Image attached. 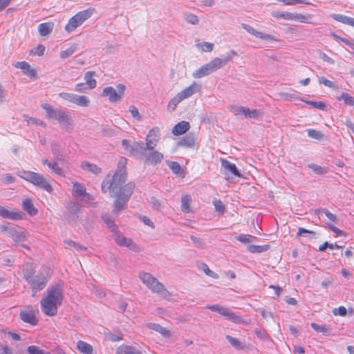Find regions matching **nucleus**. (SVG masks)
Returning <instances> with one entry per match:
<instances>
[{"label": "nucleus", "instance_id": "40", "mask_svg": "<svg viewBox=\"0 0 354 354\" xmlns=\"http://www.w3.org/2000/svg\"><path fill=\"white\" fill-rule=\"evenodd\" d=\"M311 19L312 16L310 14L302 15L297 12H292L291 20L297 21L301 23H310V20Z\"/></svg>", "mask_w": 354, "mask_h": 354}, {"label": "nucleus", "instance_id": "3", "mask_svg": "<svg viewBox=\"0 0 354 354\" xmlns=\"http://www.w3.org/2000/svg\"><path fill=\"white\" fill-rule=\"evenodd\" d=\"M62 301L63 295L61 289H50L48 295L41 300L43 313L50 317L56 315L58 306H61Z\"/></svg>", "mask_w": 354, "mask_h": 354}, {"label": "nucleus", "instance_id": "64", "mask_svg": "<svg viewBox=\"0 0 354 354\" xmlns=\"http://www.w3.org/2000/svg\"><path fill=\"white\" fill-rule=\"evenodd\" d=\"M230 111L236 115H243V107L238 105H231Z\"/></svg>", "mask_w": 354, "mask_h": 354}, {"label": "nucleus", "instance_id": "49", "mask_svg": "<svg viewBox=\"0 0 354 354\" xmlns=\"http://www.w3.org/2000/svg\"><path fill=\"white\" fill-rule=\"evenodd\" d=\"M198 267L200 270H203L207 276H209L212 278L216 277V274L212 270H211L206 263H200L198 264Z\"/></svg>", "mask_w": 354, "mask_h": 354}, {"label": "nucleus", "instance_id": "46", "mask_svg": "<svg viewBox=\"0 0 354 354\" xmlns=\"http://www.w3.org/2000/svg\"><path fill=\"white\" fill-rule=\"evenodd\" d=\"M307 133L308 137L317 140H322L324 137V135L320 131L315 129H308Z\"/></svg>", "mask_w": 354, "mask_h": 354}, {"label": "nucleus", "instance_id": "61", "mask_svg": "<svg viewBox=\"0 0 354 354\" xmlns=\"http://www.w3.org/2000/svg\"><path fill=\"white\" fill-rule=\"evenodd\" d=\"M129 111L131 113V115L134 118L137 119L138 121H141L142 120V118H141V116L140 115L138 109L136 106H131L129 107Z\"/></svg>", "mask_w": 354, "mask_h": 354}, {"label": "nucleus", "instance_id": "5", "mask_svg": "<svg viewBox=\"0 0 354 354\" xmlns=\"http://www.w3.org/2000/svg\"><path fill=\"white\" fill-rule=\"evenodd\" d=\"M18 176L48 193H51L53 191L50 181L42 174L31 171L22 170L18 172Z\"/></svg>", "mask_w": 354, "mask_h": 354}, {"label": "nucleus", "instance_id": "14", "mask_svg": "<svg viewBox=\"0 0 354 354\" xmlns=\"http://www.w3.org/2000/svg\"><path fill=\"white\" fill-rule=\"evenodd\" d=\"M39 310L33 308H28L22 310L19 313V317L24 323L29 324L32 326H36L39 322L37 315Z\"/></svg>", "mask_w": 354, "mask_h": 354}, {"label": "nucleus", "instance_id": "7", "mask_svg": "<svg viewBox=\"0 0 354 354\" xmlns=\"http://www.w3.org/2000/svg\"><path fill=\"white\" fill-rule=\"evenodd\" d=\"M94 12V8H89L78 12L72 17L65 26V30L67 32L74 31L77 27L80 26L85 21L90 18Z\"/></svg>", "mask_w": 354, "mask_h": 354}, {"label": "nucleus", "instance_id": "26", "mask_svg": "<svg viewBox=\"0 0 354 354\" xmlns=\"http://www.w3.org/2000/svg\"><path fill=\"white\" fill-rule=\"evenodd\" d=\"M115 354H142V353L136 347L122 345L117 348Z\"/></svg>", "mask_w": 354, "mask_h": 354}, {"label": "nucleus", "instance_id": "29", "mask_svg": "<svg viewBox=\"0 0 354 354\" xmlns=\"http://www.w3.org/2000/svg\"><path fill=\"white\" fill-rule=\"evenodd\" d=\"M147 149L146 142L144 143L143 142H135L132 146H130V153L132 154L139 152L145 156Z\"/></svg>", "mask_w": 354, "mask_h": 354}, {"label": "nucleus", "instance_id": "4", "mask_svg": "<svg viewBox=\"0 0 354 354\" xmlns=\"http://www.w3.org/2000/svg\"><path fill=\"white\" fill-rule=\"evenodd\" d=\"M41 107L46 111V116L48 119H54L59 124L66 126L71 125L73 120L70 112L65 109H55L48 103L41 104Z\"/></svg>", "mask_w": 354, "mask_h": 354}, {"label": "nucleus", "instance_id": "60", "mask_svg": "<svg viewBox=\"0 0 354 354\" xmlns=\"http://www.w3.org/2000/svg\"><path fill=\"white\" fill-rule=\"evenodd\" d=\"M45 51V47L42 44H39L36 48L31 50V54L42 56Z\"/></svg>", "mask_w": 354, "mask_h": 354}, {"label": "nucleus", "instance_id": "34", "mask_svg": "<svg viewBox=\"0 0 354 354\" xmlns=\"http://www.w3.org/2000/svg\"><path fill=\"white\" fill-rule=\"evenodd\" d=\"M153 290L159 297L167 301H175L176 299V295L169 292L167 289H153Z\"/></svg>", "mask_w": 354, "mask_h": 354}, {"label": "nucleus", "instance_id": "57", "mask_svg": "<svg viewBox=\"0 0 354 354\" xmlns=\"http://www.w3.org/2000/svg\"><path fill=\"white\" fill-rule=\"evenodd\" d=\"M190 239L193 241L194 244L196 248L201 249L205 248V244L201 238L196 237L194 235H191Z\"/></svg>", "mask_w": 354, "mask_h": 354}, {"label": "nucleus", "instance_id": "30", "mask_svg": "<svg viewBox=\"0 0 354 354\" xmlns=\"http://www.w3.org/2000/svg\"><path fill=\"white\" fill-rule=\"evenodd\" d=\"M54 24L52 22L41 23L38 26V31L41 36L49 35L53 30Z\"/></svg>", "mask_w": 354, "mask_h": 354}, {"label": "nucleus", "instance_id": "52", "mask_svg": "<svg viewBox=\"0 0 354 354\" xmlns=\"http://www.w3.org/2000/svg\"><path fill=\"white\" fill-rule=\"evenodd\" d=\"M333 37L336 40H337V41L339 40V41L344 42L346 45L348 46L349 47H351L352 49L354 50V39H353L351 38L341 37L340 36L335 35V34H333Z\"/></svg>", "mask_w": 354, "mask_h": 354}, {"label": "nucleus", "instance_id": "59", "mask_svg": "<svg viewBox=\"0 0 354 354\" xmlns=\"http://www.w3.org/2000/svg\"><path fill=\"white\" fill-rule=\"evenodd\" d=\"M332 17L335 21H337L341 22L344 24H347L348 18H349V17H348V16L340 15V14H333L332 15Z\"/></svg>", "mask_w": 354, "mask_h": 354}, {"label": "nucleus", "instance_id": "32", "mask_svg": "<svg viewBox=\"0 0 354 354\" xmlns=\"http://www.w3.org/2000/svg\"><path fill=\"white\" fill-rule=\"evenodd\" d=\"M80 167L82 169L91 171L94 174H98L102 171V169L99 167L97 165L91 163L88 161H83L81 163Z\"/></svg>", "mask_w": 354, "mask_h": 354}, {"label": "nucleus", "instance_id": "38", "mask_svg": "<svg viewBox=\"0 0 354 354\" xmlns=\"http://www.w3.org/2000/svg\"><path fill=\"white\" fill-rule=\"evenodd\" d=\"M310 326L317 333H322L326 336L330 334V329L326 324H318L315 322H312Z\"/></svg>", "mask_w": 354, "mask_h": 354}, {"label": "nucleus", "instance_id": "50", "mask_svg": "<svg viewBox=\"0 0 354 354\" xmlns=\"http://www.w3.org/2000/svg\"><path fill=\"white\" fill-rule=\"evenodd\" d=\"M196 46L203 52H211L214 48V44L209 42L198 43L196 44Z\"/></svg>", "mask_w": 354, "mask_h": 354}, {"label": "nucleus", "instance_id": "45", "mask_svg": "<svg viewBox=\"0 0 354 354\" xmlns=\"http://www.w3.org/2000/svg\"><path fill=\"white\" fill-rule=\"evenodd\" d=\"M64 243L66 244L68 247L74 248L77 250L80 251H85L87 250V248L84 245L76 243L72 240L66 239L64 241Z\"/></svg>", "mask_w": 354, "mask_h": 354}, {"label": "nucleus", "instance_id": "41", "mask_svg": "<svg viewBox=\"0 0 354 354\" xmlns=\"http://www.w3.org/2000/svg\"><path fill=\"white\" fill-rule=\"evenodd\" d=\"M192 198L189 195H185L181 198V210L184 212L188 213L191 211L190 203Z\"/></svg>", "mask_w": 354, "mask_h": 354}, {"label": "nucleus", "instance_id": "11", "mask_svg": "<svg viewBox=\"0 0 354 354\" xmlns=\"http://www.w3.org/2000/svg\"><path fill=\"white\" fill-rule=\"evenodd\" d=\"M50 268L48 266H42L37 274L32 277L31 282H29L32 288L45 286L50 277Z\"/></svg>", "mask_w": 354, "mask_h": 354}, {"label": "nucleus", "instance_id": "31", "mask_svg": "<svg viewBox=\"0 0 354 354\" xmlns=\"http://www.w3.org/2000/svg\"><path fill=\"white\" fill-rule=\"evenodd\" d=\"M95 75L94 71H88L85 73L84 80L88 89H93L97 86L96 80L93 77Z\"/></svg>", "mask_w": 354, "mask_h": 354}, {"label": "nucleus", "instance_id": "2", "mask_svg": "<svg viewBox=\"0 0 354 354\" xmlns=\"http://www.w3.org/2000/svg\"><path fill=\"white\" fill-rule=\"evenodd\" d=\"M234 55H236V53L231 50L227 55L214 58L195 71L193 73V77L194 78H201L216 71L226 65Z\"/></svg>", "mask_w": 354, "mask_h": 354}, {"label": "nucleus", "instance_id": "42", "mask_svg": "<svg viewBox=\"0 0 354 354\" xmlns=\"http://www.w3.org/2000/svg\"><path fill=\"white\" fill-rule=\"evenodd\" d=\"M338 100H344L345 104L354 106V97L351 96L348 93H342L337 97Z\"/></svg>", "mask_w": 354, "mask_h": 354}, {"label": "nucleus", "instance_id": "37", "mask_svg": "<svg viewBox=\"0 0 354 354\" xmlns=\"http://www.w3.org/2000/svg\"><path fill=\"white\" fill-rule=\"evenodd\" d=\"M77 349L84 354H92L93 349L91 344L80 340L77 342Z\"/></svg>", "mask_w": 354, "mask_h": 354}, {"label": "nucleus", "instance_id": "12", "mask_svg": "<svg viewBox=\"0 0 354 354\" xmlns=\"http://www.w3.org/2000/svg\"><path fill=\"white\" fill-rule=\"evenodd\" d=\"M207 309L212 311L218 313L221 315L223 316L226 319L232 321L235 323L241 322V318L237 316L234 313L231 311L229 308L216 304V305H207L206 306Z\"/></svg>", "mask_w": 354, "mask_h": 354}, {"label": "nucleus", "instance_id": "63", "mask_svg": "<svg viewBox=\"0 0 354 354\" xmlns=\"http://www.w3.org/2000/svg\"><path fill=\"white\" fill-rule=\"evenodd\" d=\"M333 313L335 315L345 316L347 313V310L344 306H339L337 308H334Z\"/></svg>", "mask_w": 354, "mask_h": 354}, {"label": "nucleus", "instance_id": "39", "mask_svg": "<svg viewBox=\"0 0 354 354\" xmlns=\"http://www.w3.org/2000/svg\"><path fill=\"white\" fill-rule=\"evenodd\" d=\"M23 209L31 216H34L37 213V209L35 208L32 201L29 198L24 201Z\"/></svg>", "mask_w": 354, "mask_h": 354}, {"label": "nucleus", "instance_id": "44", "mask_svg": "<svg viewBox=\"0 0 354 354\" xmlns=\"http://www.w3.org/2000/svg\"><path fill=\"white\" fill-rule=\"evenodd\" d=\"M292 12H273L272 16L276 19H283L286 20L292 19Z\"/></svg>", "mask_w": 354, "mask_h": 354}, {"label": "nucleus", "instance_id": "22", "mask_svg": "<svg viewBox=\"0 0 354 354\" xmlns=\"http://www.w3.org/2000/svg\"><path fill=\"white\" fill-rule=\"evenodd\" d=\"M245 30H246L250 34L256 36L257 38H260L263 40H266V41L275 40V39H274L273 36L268 35V34L263 33L262 32H259V31L255 30L254 28H252L250 26L245 25Z\"/></svg>", "mask_w": 354, "mask_h": 354}, {"label": "nucleus", "instance_id": "6", "mask_svg": "<svg viewBox=\"0 0 354 354\" xmlns=\"http://www.w3.org/2000/svg\"><path fill=\"white\" fill-rule=\"evenodd\" d=\"M135 183L129 182L123 186V192L117 196H111L115 198L113 213L117 214L120 211L127 207V202L131 198L134 189Z\"/></svg>", "mask_w": 354, "mask_h": 354}, {"label": "nucleus", "instance_id": "18", "mask_svg": "<svg viewBox=\"0 0 354 354\" xmlns=\"http://www.w3.org/2000/svg\"><path fill=\"white\" fill-rule=\"evenodd\" d=\"M201 89V85L194 82L190 86L185 88L182 91L179 92L178 94L184 100L192 96L194 94L199 92Z\"/></svg>", "mask_w": 354, "mask_h": 354}, {"label": "nucleus", "instance_id": "28", "mask_svg": "<svg viewBox=\"0 0 354 354\" xmlns=\"http://www.w3.org/2000/svg\"><path fill=\"white\" fill-rule=\"evenodd\" d=\"M270 248V244L266 245H256L248 244L247 245V250L251 253H262L268 251Z\"/></svg>", "mask_w": 354, "mask_h": 354}, {"label": "nucleus", "instance_id": "54", "mask_svg": "<svg viewBox=\"0 0 354 354\" xmlns=\"http://www.w3.org/2000/svg\"><path fill=\"white\" fill-rule=\"evenodd\" d=\"M27 351L30 354H51L49 352H44L42 349L37 346H30L27 348Z\"/></svg>", "mask_w": 354, "mask_h": 354}, {"label": "nucleus", "instance_id": "27", "mask_svg": "<svg viewBox=\"0 0 354 354\" xmlns=\"http://www.w3.org/2000/svg\"><path fill=\"white\" fill-rule=\"evenodd\" d=\"M263 115V113L260 109H250L245 107V118L259 120Z\"/></svg>", "mask_w": 354, "mask_h": 354}, {"label": "nucleus", "instance_id": "21", "mask_svg": "<svg viewBox=\"0 0 354 354\" xmlns=\"http://www.w3.org/2000/svg\"><path fill=\"white\" fill-rule=\"evenodd\" d=\"M0 216L5 218L12 220H20L22 218V213L19 212H10L6 207L0 205Z\"/></svg>", "mask_w": 354, "mask_h": 354}, {"label": "nucleus", "instance_id": "1", "mask_svg": "<svg viewBox=\"0 0 354 354\" xmlns=\"http://www.w3.org/2000/svg\"><path fill=\"white\" fill-rule=\"evenodd\" d=\"M127 158H120L118 169L113 176L107 175L102 183V192H110L111 196H117L123 192L124 184L127 181V174L126 171Z\"/></svg>", "mask_w": 354, "mask_h": 354}, {"label": "nucleus", "instance_id": "25", "mask_svg": "<svg viewBox=\"0 0 354 354\" xmlns=\"http://www.w3.org/2000/svg\"><path fill=\"white\" fill-rule=\"evenodd\" d=\"M195 136L193 133H188L178 142V147H192L195 145Z\"/></svg>", "mask_w": 354, "mask_h": 354}, {"label": "nucleus", "instance_id": "19", "mask_svg": "<svg viewBox=\"0 0 354 354\" xmlns=\"http://www.w3.org/2000/svg\"><path fill=\"white\" fill-rule=\"evenodd\" d=\"M35 266L32 262H27L23 265L22 271L26 280L29 283L35 274Z\"/></svg>", "mask_w": 354, "mask_h": 354}, {"label": "nucleus", "instance_id": "8", "mask_svg": "<svg viewBox=\"0 0 354 354\" xmlns=\"http://www.w3.org/2000/svg\"><path fill=\"white\" fill-rule=\"evenodd\" d=\"M1 229L7 236L11 238L17 244L24 242L26 239V231L18 226L2 225Z\"/></svg>", "mask_w": 354, "mask_h": 354}, {"label": "nucleus", "instance_id": "10", "mask_svg": "<svg viewBox=\"0 0 354 354\" xmlns=\"http://www.w3.org/2000/svg\"><path fill=\"white\" fill-rule=\"evenodd\" d=\"M59 97L80 107H88L90 104L89 98L85 95H79L73 93L61 92L59 93Z\"/></svg>", "mask_w": 354, "mask_h": 354}, {"label": "nucleus", "instance_id": "62", "mask_svg": "<svg viewBox=\"0 0 354 354\" xmlns=\"http://www.w3.org/2000/svg\"><path fill=\"white\" fill-rule=\"evenodd\" d=\"M214 205L216 212L223 213L225 210V206L222 201L220 200H216L214 201Z\"/></svg>", "mask_w": 354, "mask_h": 354}, {"label": "nucleus", "instance_id": "9", "mask_svg": "<svg viewBox=\"0 0 354 354\" xmlns=\"http://www.w3.org/2000/svg\"><path fill=\"white\" fill-rule=\"evenodd\" d=\"M125 86L122 84H119L116 86V88L112 86L105 87L101 95L102 97H108L109 100L111 103L117 102L120 101L124 94Z\"/></svg>", "mask_w": 354, "mask_h": 354}, {"label": "nucleus", "instance_id": "24", "mask_svg": "<svg viewBox=\"0 0 354 354\" xmlns=\"http://www.w3.org/2000/svg\"><path fill=\"white\" fill-rule=\"evenodd\" d=\"M190 128L189 123L186 121H181L176 124L173 129L172 133L175 136H179L187 132Z\"/></svg>", "mask_w": 354, "mask_h": 354}, {"label": "nucleus", "instance_id": "17", "mask_svg": "<svg viewBox=\"0 0 354 354\" xmlns=\"http://www.w3.org/2000/svg\"><path fill=\"white\" fill-rule=\"evenodd\" d=\"M147 152L145 156V161L151 165H157L163 160L164 156L162 153L157 150H149Z\"/></svg>", "mask_w": 354, "mask_h": 354}, {"label": "nucleus", "instance_id": "47", "mask_svg": "<svg viewBox=\"0 0 354 354\" xmlns=\"http://www.w3.org/2000/svg\"><path fill=\"white\" fill-rule=\"evenodd\" d=\"M184 19L192 25H197L199 23L198 17L192 13H185Z\"/></svg>", "mask_w": 354, "mask_h": 354}, {"label": "nucleus", "instance_id": "35", "mask_svg": "<svg viewBox=\"0 0 354 354\" xmlns=\"http://www.w3.org/2000/svg\"><path fill=\"white\" fill-rule=\"evenodd\" d=\"M148 327L159 333L165 337H169L170 336V331L158 324L150 323L148 324Z\"/></svg>", "mask_w": 354, "mask_h": 354}, {"label": "nucleus", "instance_id": "51", "mask_svg": "<svg viewBox=\"0 0 354 354\" xmlns=\"http://www.w3.org/2000/svg\"><path fill=\"white\" fill-rule=\"evenodd\" d=\"M76 49H77V46L75 44H73V46L68 48L65 50L61 51L59 56L62 59H66V58L70 57L71 55H72L75 53Z\"/></svg>", "mask_w": 354, "mask_h": 354}, {"label": "nucleus", "instance_id": "55", "mask_svg": "<svg viewBox=\"0 0 354 354\" xmlns=\"http://www.w3.org/2000/svg\"><path fill=\"white\" fill-rule=\"evenodd\" d=\"M226 339L234 348L236 349L241 348V342L238 339L233 337L230 335H227Z\"/></svg>", "mask_w": 354, "mask_h": 354}, {"label": "nucleus", "instance_id": "13", "mask_svg": "<svg viewBox=\"0 0 354 354\" xmlns=\"http://www.w3.org/2000/svg\"><path fill=\"white\" fill-rule=\"evenodd\" d=\"M114 240L120 247H126L129 250L138 252H140V247L131 239L124 236L119 232L115 233Z\"/></svg>", "mask_w": 354, "mask_h": 354}, {"label": "nucleus", "instance_id": "48", "mask_svg": "<svg viewBox=\"0 0 354 354\" xmlns=\"http://www.w3.org/2000/svg\"><path fill=\"white\" fill-rule=\"evenodd\" d=\"M183 100L182 99V97L179 95V94L178 93L174 97H173L170 102H169V104H168V109L173 111L176 109L177 105L181 102L183 101Z\"/></svg>", "mask_w": 354, "mask_h": 354}, {"label": "nucleus", "instance_id": "53", "mask_svg": "<svg viewBox=\"0 0 354 354\" xmlns=\"http://www.w3.org/2000/svg\"><path fill=\"white\" fill-rule=\"evenodd\" d=\"M53 171L58 176H64L63 169L59 167L57 161L51 162L48 167Z\"/></svg>", "mask_w": 354, "mask_h": 354}, {"label": "nucleus", "instance_id": "33", "mask_svg": "<svg viewBox=\"0 0 354 354\" xmlns=\"http://www.w3.org/2000/svg\"><path fill=\"white\" fill-rule=\"evenodd\" d=\"M103 221L106 223L107 227L113 232L115 233L118 232V227L115 224L114 219L109 214H104L102 216Z\"/></svg>", "mask_w": 354, "mask_h": 354}, {"label": "nucleus", "instance_id": "23", "mask_svg": "<svg viewBox=\"0 0 354 354\" xmlns=\"http://www.w3.org/2000/svg\"><path fill=\"white\" fill-rule=\"evenodd\" d=\"M221 166L224 169L225 172H230L232 174L239 176H241V174L239 173L238 169L236 168L235 164L225 160H221Z\"/></svg>", "mask_w": 354, "mask_h": 354}, {"label": "nucleus", "instance_id": "16", "mask_svg": "<svg viewBox=\"0 0 354 354\" xmlns=\"http://www.w3.org/2000/svg\"><path fill=\"white\" fill-rule=\"evenodd\" d=\"M160 138L159 129L158 128L151 129L146 138V145L148 150H153L156 147Z\"/></svg>", "mask_w": 354, "mask_h": 354}, {"label": "nucleus", "instance_id": "56", "mask_svg": "<svg viewBox=\"0 0 354 354\" xmlns=\"http://www.w3.org/2000/svg\"><path fill=\"white\" fill-rule=\"evenodd\" d=\"M168 166L176 174H178L181 171V166L178 162L171 161L168 163Z\"/></svg>", "mask_w": 354, "mask_h": 354}, {"label": "nucleus", "instance_id": "43", "mask_svg": "<svg viewBox=\"0 0 354 354\" xmlns=\"http://www.w3.org/2000/svg\"><path fill=\"white\" fill-rule=\"evenodd\" d=\"M316 174H325L327 173L328 169L326 167H323L315 163H310L308 165Z\"/></svg>", "mask_w": 354, "mask_h": 354}, {"label": "nucleus", "instance_id": "20", "mask_svg": "<svg viewBox=\"0 0 354 354\" xmlns=\"http://www.w3.org/2000/svg\"><path fill=\"white\" fill-rule=\"evenodd\" d=\"M14 66L17 68L21 69L23 73L28 76L35 77L37 75L35 70L31 68L30 65L25 61L17 62L14 64Z\"/></svg>", "mask_w": 354, "mask_h": 354}, {"label": "nucleus", "instance_id": "36", "mask_svg": "<svg viewBox=\"0 0 354 354\" xmlns=\"http://www.w3.org/2000/svg\"><path fill=\"white\" fill-rule=\"evenodd\" d=\"M73 192L74 197H82L83 195L86 194V189L83 184L75 182L73 183Z\"/></svg>", "mask_w": 354, "mask_h": 354}, {"label": "nucleus", "instance_id": "58", "mask_svg": "<svg viewBox=\"0 0 354 354\" xmlns=\"http://www.w3.org/2000/svg\"><path fill=\"white\" fill-rule=\"evenodd\" d=\"M1 180L4 184L8 185V184L14 183L16 180V178L10 174H6L1 176Z\"/></svg>", "mask_w": 354, "mask_h": 354}, {"label": "nucleus", "instance_id": "15", "mask_svg": "<svg viewBox=\"0 0 354 354\" xmlns=\"http://www.w3.org/2000/svg\"><path fill=\"white\" fill-rule=\"evenodd\" d=\"M139 278L148 288H164V286L149 272L140 273Z\"/></svg>", "mask_w": 354, "mask_h": 354}]
</instances>
